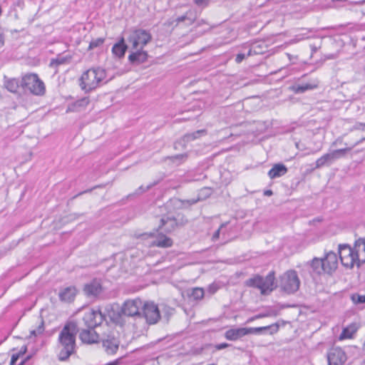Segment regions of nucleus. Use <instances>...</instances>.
Listing matches in <instances>:
<instances>
[{
    "label": "nucleus",
    "mask_w": 365,
    "mask_h": 365,
    "mask_svg": "<svg viewBox=\"0 0 365 365\" xmlns=\"http://www.w3.org/2000/svg\"><path fill=\"white\" fill-rule=\"evenodd\" d=\"M78 328L76 322H67L58 335V348L60 349L58 355L60 361H66L73 354L76 349V336Z\"/></svg>",
    "instance_id": "f257e3e1"
},
{
    "label": "nucleus",
    "mask_w": 365,
    "mask_h": 365,
    "mask_svg": "<svg viewBox=\"0 0 365 365\" xmlns=\"http://www.w3.org/2000/svg\"><path fill=\"white\" fill-rule=\"evenodd\" d=\"M106 77V71L97 67L85 71L80 78V87L85 92H90L99 87Z\"/></svg>",
    "instance_id": "f03ea898"
},
{
    "label": "nucleus",
    "mask_w": 365,
    "mask_h": 365,
    "mask_svg": "<svg viewBox=\"0 0 365 365\" xmlns=\"http://www.w3.org/2000/svg\"><path fill=\"white\" fill-rule=\"evenodd\" d=\"M263 330H269L270 334H273L278 331L279 325L277 324H273L269 326L261 327L230 329L225 332V336L228 340L236 341L245 335L258 334Z\"/></svg>",
    "instance_id": "7ed1b4c3"
},
{
    "label": "nucleus",
    "mask_w": 365,
    "mask_h": 365,
    "mask_svg": "<svg viewBox=\"0 0 365 365\" xmlns=\"http://www.w3.org/2000/svg\"><path fill=\"white\" fill-rule=\"evenodd\" d=\"M300 280L294 270H288L280 277L279 287L287 294H294L298 291Z\"/></svg>",
    "instance_id": "20e7f679"
},
{
    "label": "nucleus",
    "mask_w": 365,
    "mask_h": 365,
    "mask_svg": "<svg viewBox=\"0 0 365 365\" xmlns=\"http://www.w3.org/2000/svg\"><path fill=\"white\" fill-rule=\"evenodd\" d=\"M152 38L150 31L143 29H135L130 32L128 41L130 44V49H136L144 48L152 41Z\"/></svg>",
    "instance_id": "39448f33"
},
{
    "label": "nucleus",
    "mask_w": 365,
    "mask_h": 365,
    "mask_svg": "<svg viewBox=\"0 0 365 365\" xmlns=\"http://www.w3.org/2000/svg\"><path fill=\"white\" fill-rule=\"evenodd\" d=\"M21 87L30 93L40 96L45 92V86L36 74L31 73L25 75L21 80Z\"/></svg>",
    "instance_id": "423d86ee"
},
{
    "label": "nucleus",
    "mask_w": 365,
    "mask_h": 365,
    "mask_svg": "<svg viewBox=\"0 0 365 365\" xmlns=\"http://www.w3.org/2000/svg\"><path fill=\"white\" fill-rule=\"evenodd\" d=\"M274 282V272H269L265 277L259 275H255L252 278L245 282L247 286L255 287L260 289L262 294H265L267 291L273 290Z\"/></svg>",
    "instance_id": "0eeeda50"
},
{
    "label": "nucleus",
    "mask_w": 365,
    "mask_h": 365,
    "mask_svg": "<svg viewBox=\"0 0 365 365\" xmlns=\"http://www.w3.org/2000/svg\"><path fill=\"white\" fill-rule=\"evenodd\" d=\"M339 255L341 262L346 268H352L355 264L358 267L359 256L356 254L354 248L347 244L339 245Z\"/></svg>",
    "instance_id": "6e6552de"
},
{
    "label": "nucleus",
    "mask_w": 365,
    "mask_h": 365,
    "mask_svg": "<svg viewBox=\"0 0 365 365\" xmlns=\"http://www.w3.org/2000/svg\"><path fill=\"white\" fill-rule=\"evenodd\" d=\"M351 150V148H345L325 153L316 160L314 169H319L324 166H329L334 160L344 157Z\"/></svg>",
    "instance_id": "1a4fd4ad"
},
{
    "label": "nucleus",
    "mask_w": 365,
    "mask_h": 365,
    "mask_svg": "<svg viewBox=\"0 0 365 365\" xmlns=\"http://www.w3.org/2000/svg\"><path fill=\"white\" fill-rule=\"evenodd\" d=\"M141 317H143L147 323L150 324L157 323L160 318V311L158 306L153 302L145 303L143 306Z\"/></svg>",
    "instance_id": "9d476101"
},
{
    "label": "nucleus",
    "mask_w": 365,
    "mask_h": 365,
    "mask_svg": "<svg viewBox=\"0 0 365 365\" xmlns=\"http://www.w3.org/2000/svg\"><path fill=\"white\" fill-rule=\"evenodd\" d=\"M105 319L104 315L99 309H89L84 314L83 320L88 329H94L101 324Z\"/></svg>",
    "instance_id": "9b49d317"
},
{
    "label": "nucleus",
    "mask_w": 365,
    "mask_h": 365,
    "mask_svg": "<svg viewBox=\"0 0 365 365\" xmlns=\"http://www.w3.org/2000/svg\"><path fill=\"white\" fill-rule=\"evenodd\" d=\"M120 341L114 333H110L102 339V346L104 351L108 355L116 354L119 349Z\"/></svg>",
    "instance_id": "f8f14e48"
},
{
    "label": "nucleus",
    "mask_w": 365,
    "mask_h": 365,
    "mask_svg": "<svg viewBox=\"0 0 365 365\" xmlns=\"http://www.w3.org/2000/svg\"><path fill=\"white\" fill-rule=\"evenodd\" d=\"M142 307V302L139 299L128 300L123 303L121 312L128 317H141L140 309Z\"/></svg>",
    "instance_id": "ddd939ff"
},
{
    "label": "nucleus",
    "mask_w": 365,
    "mask_h": 365,
    "mask_svg": "<svg viewBox=\"0 0 365 365\" xmlns=\"http://www.w3.org/2000/svg\"><path fill=\"white\" fill-rule=\"evenodd\" d=\"M327 359L329 365H344L347 357L342 349L334 347L328 353Z\"/></svg>",
    "instance_id": "4468645a"
},
{
    "label": "nucleus",
    "mask_w": 365,
    "mask_h": 365,
    "mask_svg": "<svg viewBox=\"0 0 365 365\" xmlns=\"http://www.w3.org/2000/svg\"><path fill=\"white\" fill-rule=\"evenodd\" d=\"M323 262L325 273L332 274L338 267V257L337 255L329 251L327 252L324 258H322Z\"/></svg>",
    "instance_id": "2eb2a0df"
},
{
    "label": "nucleus",
    "mask_w": 365,
    "mask_h": 365,
    "mask_svg": "<svg viewBox=\"0 0 365 365\" xmlns=\"http://www.w3.org/2000/svg\"><path fill=\"white\" fill-rule=\"evenodd\" d=\"M148 52L143 50V48L131 49L128 56V61L133 64H140L145 62L148 59Z\"/></svg>",
    "instance_id": "dca6fc26"
},
{
    "label": "nucleus",
    "mask_w": 365,
    "mask_h": 365,
    "mask_svg": "<svg viewBox=\"0 0 365 365\" xmlns=\"http://www.w3.org/2000/svg\"><path fill=\"white\" fill-rule=\"evenodd\" d=\"M102 285L100 281L94 279L84 285L83 292L87 297H97L102 292Z\"/></svg>",
    "instance_id": "f3484780"
},
{
    "label": "nucleus",
    "mask_w": 365,
    "mask_h": 365,
    "mask_svg": "<svg viewBox=\"0 0 365 365\" xmlns=\"http://www.w3.org/2000/svg\"><path fill=\"white\" fill-rule=\"evenodd\" d=\"M77 294V290L75 287H68L63 288L59 292L58 297L61 301L64 302H71L74 300Z\"/></svg>",
    "instance_id": "a211bd4d"
},
{
    "label": "nucleus",
    "mask_w": 365,
    "mask_h": 365,
    "mask_svg": "<svg viewBox=\"0 0 365 365\" xmlns=\"http://www.w3.org/2000/svg\"><path fill=\"white\" fill-rule=\"evenodd\" d=\"M80 339L83 343L93 344L97 342L98 335L93 329H83L79 335Z\"/></svg>",
    "instance_id": "6ab92c4d"
},
{
    "label": "nucleus",
    "mask_w": 365,
    "mask_h": 365,
    "mask_svg": "<svg viewBox=\"0 0 365 365\" xmlns=\"http://www.w3.org/2000/svg\"><path fill=\"white\" fill-rule=\"evenodd\" d=\"M356 254L359 256V264L365 263V238H359L354 246Z\"/></svg>",
    "instance_id": "aec40b11"
},
{
    "label": "nucleus",
    "mask_w": 365,
    "mask_h": 365,
    "mask_svg": "<svg viewBox=\"0 0 365 365\" xmlns=\"http://www.w3.org/2000/svg\"><path fill=\"white\" fill-rule=\"evenodd\" d=\"M177 226L176 220L173 217L163 216L160 219V228L166 232H173Z\"/></svg>",
    "instance_id": "412c9836"
},
{
    "label": "nucleus",
    "mask_w": 365,
    "mask_h": 365,
    "mask_svg": "<svg viewBox=\"0 0 365 365\" xmlns=\"http://www.w3.org/2000/svg\"><path fill=\"white\" fill-rule=\"evenodd\" d=\"M172 245V239L163 234H158L156 238L150 242V246L163 248L170 247Z\"/></svg>",
    "instance_id": "4be33fe9"
},
{
    "label": "nucleus",
    "mask_w": 365,
    "mask_h": 365,
    "mask_svg": "<svg viewBox=\"0 0 365 365\" xmlns=\"http://www.w3.org/2000/svg\"><path fill=\"white\" fill-rule=\"evenodd\" d=\"M287 173V167L281 163L275 164L268 172V176L274 179L284 175Z\"/></svg>",
    "instance_id": "5701e85b"
},
{
    "label": "nucleus",
    "mask_w": 365,
    "mask_h": 365,
    "mask_svg": "<svg viewBox=\"0 0 365 365\" xmlns=\"http://www.w3.org/2000/svg\"><path fill=\"white\" fill-rule=\"evenodd\" d=\"M128 48V46L125 43L123 38H121L118 43H115L112 48V53L118 58L124 56Z\"/></svg>",
    "instance_id": "b1692460"
},
{
    "label": "nucleus",
    "mask_w": 365,
    "mask_h": 365,
    "mask_svg": "<svg viewBox=\"0 0 365 365\" xmlns=\"http://www.w3.org/2000/svg\"><path fill=\"white\" fill-rule=\"evenodd\" d=\"M318 83L317 82L307 83L302 85H293L289 87V90L293 91L294 93H303L307 91L313 90L317 88Z\"/></svg>",
    "instance_id": "393cba45"
},
{
    "label": "nucleus",
    "mask_w": 365,
    "mask_h": 365,
    "mask_svg": "<svg viewBox=\"0 0 365 365\" xmlns=\"http://www.w3.org/2000/svg\"><path fill=\"white\" fill-rule=\"evenodd\" d=\"M358 327L356 324H351L346 327L344 328L341 333L339 336V340L353 338L354 334L356 332Z\"/></svg>",
    "instance_id": "a878e982"
},
{
    "label": "nucleus",
    "mask_w": 365,
    "mask_h": 365,
    "mask_svg": "<svg viewBox=\"0 0 365 365\" xmlns=\"http://www.w3.org/2000/svg\"><path fill=\"white\" fill-rule=\"evenodd\" d=\"M310 266L312 269V271L318 274H320L323 272L325 273L322 258L314 257L311 261Z\"/></svg>",
    "instance_id": "bb28decb"
},
{
    "label": "nucleus",
    "mask_w": 365,
    "mask_h": 365,
    "mask_svg": "<svg viewBox=\"0 0 365 365\" xmlns=\"http://www.w3.org/2000/svg\"><path fill=\"white\" fill-rule=\"evenodd\" d=\"M4 87L9 92L16 93L19 88V82L16 78L6 79L4 81Z\"/></svg>",
    "instance_id": "cd10ccee"
},
{
    "label": "nucleus",
    "mask_w": 365,
    "mask_h": 365,
    "mask_svg": "<svg viewBox=\"0 0 365 365\" xmlns=\"http://www.w3.org/2000/svg\"><path fill=\"white\" fill-rule=\"evenodd\" d=\"M204 289L200 287H195L187 290V295L195 300H199L204 297Z\"/></svg>",
    "instance_id": "c85d7f7f"
},
{
    "label": "nucleus",
    "mask_w": 365,
    "mask_h": 365,
    "mask_svg": "<svg viewBox=\"0 0 365 365\" xmlns=\"http://www.w3.org/2000/svg\"><path fill=\"white\" fill-rule=\"evenodd\" d=\"M207 133L206 130L202 129L195 131L191 133H187L183 136V140L185 142H190L198 138L201 135H205Z\"/></svg>",
    "instance_id": "c756f323"
},
{
    "label": "nucleus",
    "mask_w": 365,
    "mask_h": 365,
    "mask_svg": "<svg viewBox=\"0 0 365 365\" xmlns=\"http://www.w3.org/2000/svg\"><path fill=\"white\" fill-rule=\"evenodd\" d=\"M71 59V57H64V56H58L56 58L51 59L50 62L51 67H56L59 65L64 64L68 62Z\"/></svg>",
    "instance_id": "7c9ffc66"
},
{
    "label": "nucleus",
    "mask_w": 365,
    "mask_h": 365,
    "mask_svg": "<svg viewBox=\"0 0 365 365\" xmlns=\"http://www.w3.org/2000/svg\"><path fill=\"white\" fill-rule=\"evenodd\" d=\"M44 331L43 322L41 321L40 324L36 329H33L30 331L29 337L36 336L39 334H41Z\"/></svg>",
    "instance_id": "2f4dec72"
},
{
    "label": "nucleus",
    "mask_w": 365,
    "mask_h": 365,
    "mask_svg": "<svg viewBox=\"0 0 365 365\" xmlns=\"http://www.w3.org/2000/svg\"><path fill=\"white\" fill-rule=\"evenodd\" d=\"M105 39L103 38H97L93 39L89 44L88 49H93L101 46L104 43Z\"/></svg>",
    "instance_id": "473e14b6"
},
{
    "label": "nucleus",
    "mask_w": 365,
    "mask_h": 365,
    "mask_svg": "<svg viewBox=\"0 0 365 365\" xmlns=\"http://www.w3.org/2000/svg\"><path fill=\"white\" fill-rule=\"evenodd\" d=\"M351 300L356 304L364 303L365 302V295H359L357 294H352Z\"/></svg>",
    "instance_id": "72a5a7b5"
},
{
    "label": "nucleus",
    "mask_w": 365,
    "mask_h": 365,
    "mask_svg": "<svg viewBox=\"0 0 365 365\" xmlns=\"http://www.w3.org/2000/svg\"><path fill=\"white\" fill-rule=\"evenodd\" d=\"M263 53H264V51L262 50H257V46H252V44L250 48H249L246 56H254V55L261 54Z\"/></svg>",
    "instance_id": "f704fd0d"
},
{
    "label": "nucleus",
    "mask_w": 365,
    "mask_h": 365,
    "mask_svg": "<svg viewBox=\"0 0 365 365\" xmlns=\"http://www.w3.org/2000/svg\"><path fill=\"white\" fill-rule=\"evenodd\" d=\"M187 154H180V155H175V156H172L170 158V160H172V162L175 163V160H182V161H184L187 159Z\"/></svg>",
    "instance_id": "c9c22d12"
},
{
    "label": "nucleus",
    "mask_w": 365,
    "mask_h": 365,
    "mask_svg": "<svg viewBox=\"0 0 365 365\" xmlns=\"http://www.w3.org/2000/svg\"><path fill=\"white\" fill-rule=\"evenodd\" d=\"M227 225V222L222 223V224L220 225V227L218 228V230L215 231V232L213 234L212 237V240H213V241H215V240H217L219 238V237H220V233L221 230H222L224 227H225Z\"/></svg>",
    "instance_id": "e433bc0d"
},
{
    "label": "nucleus",
    "mask_w": 365,
    "mask_h": 365,
    "mask_svg": "<svg viewBox=\"0 0 365 365\" xmlns=\"http://www.w3.org/2000/svg\"><path fill=\"white\" fill-rule=\"evenodd\" d=\"M89 99L88 98H83L82 99L77 101L75 103V106H86L88 104Z\"/></svg>",
    "instance_id": "4c0bfd02"
},
{
    "label": "nucleus",
    "mask_w": 365,
    "mask_h": 365,
    "mask_svg": "<svg viewBox=\"0 0 365 365\" xmlns=\"http://www.w3.org/2000/svg\"><path fill=\"white\" fill-rule=\"evenodd\" d=\"M152 186H153L152 185H148L147 187H144V186L141 185L135 191V194L138 195V194L143 193V192H146L147 190H148Z\"/></svg>",
    "instance_id": "58836bf2"
},
{
    "label": "nucleus",
    "mask_w": 365,
    "mask_h": 365,
    "mask_svg": "<svg viewBox=\"0 0 365 365\" xmlns=\"http://www.w3.org/2000/svg\"><path fill=\"white\" fill-rule=\"evenodd\" d=\"M312 30H307L306 33H302L297 36L298 41L309 38L310 36H307V33L312 32Z\"/></svg>",
    "instance_id": "ea45409f"
},
{
    "label": "nucleus",
    "mask_w": 365,
    "mask_h": 365,
    "mask_svg": "<svg viewBox=\"0 0 365 365\" xmlns=\"http://www.w3.org/2000/svg\"><path fill=\"white\" fill-rule=\"evenodd\" d=\"M247 57L245 53H238L236 56L235 61L237 63H241Z\"/></svg>",
    "instance_id": "a19ab883"
},
{
    "label": "nucleus",
    "mask_w": 365,
    "mask_h": 365,
    "mask_svg": "<svg viewBox=\"0 0 365 365\" xmlns=\"http://www.w3.org/2000/svg\"><path fill=\"white\" fill-rule=\"evenodd\" d=\"M228 346H230L229 344L222 343V344H216L215 346V348L216 350H221V349H225V348H227Z\"/></svg>",
    "instance_id": "79ce46f5"
},
{
    "label": "nucleus",
    "mask_w": 365,
    "mask_h": 365,
    "mask_svg": "<svg viewBox=\"0 0 365 365\" xmlns=\"http://www.w3.org/2000/svg\"><path fill=\"white\" fill-rule=\"evenodd\" d=\"M21 354H13L11 359L10 365H14L19 359Z\"/></svg>",
    "instance_id": "37998d69"
},
{
    "label": "nucleus",
    "mask_w": 365,
    "mask_h": 365,
    "mask_svg": "<svg viewBox=\"0 0 365 365\" xmlns=\"http://www.w3.org/2000/svg\"><path fill=\"white\" fill-rule=\"evenodd\" d=\"M194 3L198 6L202 5V4H207V0H193Z\"/></svg>",
    "instance_id": "c03bdc74"
},
{
    "label": "nucleus",
    "mask_w": 365,
    "mask_h": 365,
    "mask_svg": "<svg viewBox=\"0 0 365 365\" xmlns=\"http://www.w3.org/2000/svg\"><path fill=\"white\" fill-rule=\"evenodd\" d=\"M186 19H187L186 15L179 16L178 18L176 19L177 24L184 21Z\"/></svg>",
    "instance_id": "a18cd8bd"
},
{
    "label": "nucleus",
    "mask_w": 365,
    "mask_h": 365,
    "mask_svg": "<svg viewBox=\"0 0 365 365\" xmlns=\"http://www.w3.org/2000/svg\"><path fill=\"white\" fill-rule=\"evenodd\" d=\"M365 127V124L363 123H358L356 125H354V128L356 130H364Z\"/></svg>",
    "instance_id": "49530a36"
},
{
    "label": "nucleus",
    "mask_w": 365,
    "mask_h": 365,
    "mask_svg": "<svg viewBox=\"0 0 365 365\" xmlns=\"http://www.w3.org/2000/svg\"><path fill=\"white\" fill-rule=\"evenodd\" d=\"M266 315L264 314H258V315H256L255 317H252L251 319H250L248 321L250 322V321H252L254 320L255 319H259V318H262L264 317H265Z\"/></svg>",
    "instance_id": "de8ad7c7"
},
{
    "label": "nucleus",
    "mask_w": 365,
    "mask_h": 365,
    "mask_svg": "<svg viewBox=\"0 0 365 365\" xmlns=\"http://www.w3.org/2000/svg\"><path fill=\"white\" fill-rule=\"evenodd\" d=\"M365 140V137H362L359 140L356 141L354 145L353 146H351V149L353 148H354L356 145H359V143H361V142H363L364 140Z\"/></svg>",
    "instance_id": "09e8293b"
},
{
    "label": "nucleus",
    "mask_w": 365,
    "mask_h": 365,
    "mask_svg": "<svg viewBox=\"0 0 365 365\" xmlns=\"http://www.w3.org/2000/svg\"><path fill=\"white\" fill-rule=\"evenodd\" d=\"M273 192L271 190H267L264 192V195L266 196H271L272 195Z\"/></svg>",
    "instance_id": "8fccbe9b"
},
{
    "label": "nucleus",
    "mask_w": 365,
    "mask_h": 365,
    "mask_svg": "<svg viewBox=\"0 0 365 365\" xmlns=\"http://www.w3.org/2000/svg\"><path fill=\"white\" fill-rule=\"evenodd\" d=\"M252 46H257V50H262L264 51L262 44L255 43H253Z\"/></svg>",
    "instance_id": "3c124183"
},
{
    "label": "nucleus",
    "mask_w": 365,
    "mask_h": 365,
    "mask_svg": "<svg viewBox=\"0 0 365 365\" xmlns=\"http://www.w3.org/2000/svg\"><path fill=\"white\" fill-rule=\"evenodd\" d=\"M197 200H187L186 203H187L188 205H192L195 204Z\"/></svg>",
    "instance_id": "603ef678"
},
{
    "label": "nucleus",
    "mask_w": 365,
    "mask_h": 365,
    "mask_svg": "<svg viewBox=\"0 0 365 365\" xmlns=\"http://www.w3.org/2000/svg\"><path fill=\"white\" fill-rule=\"evenodd\" d=\"M311 48L313 52H316L317 51V47L315 46H311Z\"/></svg>",
    "instance_id": "864d4df0"
},
{
    "label": "nucleus",
    "mask_w": 365,
    "mask_h": 365,
    "mask_svg": "<svg viewBox=\"0 0 365 365\" xmlns=\"http://www.w3.org/2000/svg\"><path fill=\"white\" fill-rule=\"evenodd\" d=\"M145 236H150V237H152L153 236V234H143L142 235V237H145Z\"/></svg>",
    "instance_id": "5fc2aeb1"
},
{
    "label": "nucleus",
    "mask_w": 365,
    "mask_h": 365,
    "mask_svg": "<svg viewBox=\"0 0 365 365\" xmlns=\"http://www.w3.org/2000/svg\"><path fill=\"white\" fill-rule=\"evenodd\" d=\"M333 1H341V2H344V1H346V0H332Z\"/></svg>",
    "instance_id": "6e6d98bb"
},
{
    "label": "nucleus",
    "mask_w": 365,
    "mask_h": 365,
    "mask_svg": "<svg viewBox=\"0 0 365 365\" xmlns=\"http://www.w3.org/2000/svg\"><path fill=\"white\" fill-rule=\"evenodd\" d=\"M26 348L25 347V348H24V349H22V351H23L22 353H23V354H24V353H25V352H26Z\"/></svg>",
    "instance_id": "4d7b16f0"
},
{
    "label": "nucleus",
    "mask_w": 365,
    "mask_h": 365,
    "mask_svg": "<svg viewBox=\"0 0 365 365\" xmlns=\"http://www.w3.org/2000/svg\"><path fill=\"white\" fill-rule=\"evenodd\" d=\"M26 348L25 347V348H24V349H22V351H23L22 353H23V354H24V353H25V352H26Z\"/></svg>",
    "instance_id": "13d9d810"
},
{
    "label": "nucleus",
    "mask_w": 365,
    "mask_h": 365,
    "mask_svg": "<svg viewBox=\"0 0 365 365\" xmlns=\"http://www.w3.org/2000/svg\"><path fill=\"white\" fill-rule=\"evenodd\" d=\"M24 361H22L19 365H24Z\"/></svg>",
    "instance_id": "bf43d9fd"
},
{
    "label": "nucleus",
    "mask_w": 365,
    "mask_h": 365,
    "mask_svg": "<svg viewBox=\"0 0 365 365\" xmlns=\"http://www.w3.org/2000/svg\"><path fill=\"white\" fill-rule=\"evenodd\" d=\"M361 365H365V360L361 363Z\"/></svg>",
    "instance_id": "052dcab7"
},
{
    "label": "nucleus",
    "mask_w": 365,
    "mask_h": 365,
    "mask_svg": "<svg viewBox=\"0 0 365 365\" xmlns=\"http://www.w3.org/2000/svg\"><path fill=\"white\" fill-rule=\"evenodd\" d=\"M208 365H216L215 364H208Z\"/></svg>",
    "instance_id": "680f3d73"
}]
</instances>
